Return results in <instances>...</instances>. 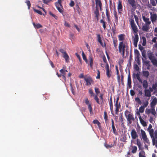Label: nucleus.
Listing matches in <instances>:
<instances>
[{
  "label": "nucleus",
  "mask_w": 157,
  "mask_h": 157,
  "mask_svg": "<svg viewBox=\"0 0 157 157\" xmlns=\"http://www.w3.org/2000/svg\"><path fill=\"white\" fill-rule=\"evenodd\" d=\"M139 119L140 122L142 125L144 127L146 126L147 125L146 123L142 119L141 117H139Z\"/></svg>",
  "instance_id": "nucleus-22"
},
{
  "label": "nucleus",
  "mask_w": 157,
  "mask_h": 157,
  "mask_svg": "<svg viewBox=\"0 0 157 157\" xmlns=\"http://www.w3.org/2000/svg\"><path fill=\"white\" fill-rule=\"evenodd\" d=\"M97 37H98V42L100 44L103 46V44L101 42V38L100 37V35L99 34H98L97 35Z\"/></svg>",
  "instance_id": "nucleus-33"
},
{
  "label": "nucleus",
  "mask_w": 157,
  "mask_h": 157,
  "mask_svg": "<svg viewBox=\"0 0 157 157\" xmlns=\"http://www.w3.org/2000/svg\"><path fill=\"white\" fill-rule=\"evenodd\" d=\"M64 25L66 27H70V25L67 22H65L64 23Z\"/></svg>",
  "instance_id": "nucleus-61"
},
{
  "label": "nucleus",
  "mask_w": 157,
  "mask_h": 157,
  "mask_svg": "<svg viewBox=\"0 0 157 157\" xmlns=\"http://www.w3.org/2000/svg\"><path fill=\"white\" fill-rule=\"evenodd\" d=\"M84 80L86 82L87 85H90L93 82V81L92 78L89 76H85L84 77Z\"/></svg>",
  "instance_id": "nucleus-11"
},
{
  "label": "nucleus",
  "mask_w": 157,
  "mask_h": 157,
  "mask_svg": "<svg viewBox=\"0 0 157 157\" xmlns=\"http://www.w3.org/2000/svg\"><path fill=\"white\" fill-rule=\"evenodd\" d=\"M153 108H151V109H146L145 110L146 114L147 115H149L150 113H151L154 116H155L156 114V111L155 109H154V110H153Z\"/></svg>",
  "instance_id": "nucleus-10"
},
{
  "label": "nucleus",
  "mask_w": 157,
  "mask_h": 157,
  "mask_svg": "<svg viewBox=\"0 0 157 157\" xmlns=\"http://www.w3.org/2000/svg\"><path fill=\"white\" fill-rule=\"evenodd\" d=\"M142 55L144 58H146V52L145 50H144L142 51Z\"/></svg>",
  "instance_id": "nucleus-44"
},
{
  "label": "nucleus",
  "mask_w": 157,
  "mask_h": 157,
  "mask_svg": "<svg viewBox=\"0 0 157 157\" xmlns=\"http://www.w3.org/2000/svg\"><path fill=\"white\" fill-rule=\"evenodd\" d=\"M74 2L73 1H71L69 5L71 7H73L74 6Z\"/></svg>",
  "instance_id": "nucleus-58"
},
{
  "label": "nucleus",
  "mask_w": 157,
  "mask_h": 157,
  "mask_svg": "<svg viewBox=\"0 0 157 157\" xmlns=\"http://www.w3.org/2000/svg\"><path fill=\"white\" fill-rule=\"evenodd\" d=\"M104 113V119L105 120H107V114L105 112Z\"/></svg>",
  "instance_id": "nucleus-63"
},
{
  "label": "nucleus",
  "mask_w": 157,
  "mask_h": 157,
  "mask_svg": "<svg viewBox=\"0 0 157 157\" xmlns=\"http://www.w3.org/2000/svg\"><path fill=\"white\" fill-rule=\"evenodd\" d=\"M112 127L113 129V132L114 134H115L116 133V129L115 128L114 125V122L113 120H112Z\"/></svg>",
  "instance_id": "nucleus-30"
},
{
  "label": "nucleus",
  "mask_w": 157,
  "mask_h": 157,
  "mask_svg": "<svg viewBox=\"0 0 157 157\" xmlns=\"http://www.w3.org/2000/svg\"><path fill=\"white\" fill-rule=\"evenodd\" d=\"M140 131L141 136L144 142L148 144H150V142L147 137L145 132L142 129H141Z\"/></svg>",
  "instance_id": "nucleus-3"
},
{
  "label": "nucleus",
  "mask_w": 157,
  "mask_h": 157,
  "mask_svg": "<svg viewBox=\"0 0 157 157\" xmlns=\"http://www.w3.org/2000/svg\"><path fill=\"white\" fill-rule=\"evenodd\" d=\"M34 11L38 13L40 15H42V12L40 10L36 9H33Z\"/></svg>",
  "instance_id": "nucleus-39"
},
{
  "label": "nucleus",
  "mask_w": 157,
  "mask_h": 157,
  "mask_svg": "<svg viewBox=\"0 0 157 157\" xmlns=\"http://www.w3.org/2000/svg\"><path fill=\"white\" fill-rule=\"evenodd\" d=\"M130 23L134 33L135 34L137 33L138 31V29L134 23L133 18L132 17H132H131V18L130 20Z\"/></svg>",
  "instance_id": "nucleus-4"
},
{
  "label": "nucleus",
  "mask_w": 157,
  "mask_h": 157,
  "mask_svg": "<svg viewBox=\"0 0 157 157\" xmlns=\"http://www.w3.org/2000/svg\"><path fill=\"white\" fill-rule=\"evenodd\" d=\"M119 40H124V36L123 35H120L118 36Z\"/></svg>",
  "instance_id": "nucleus-47"
},
{
  "label": "nucleus",
  "mask_w": 157,
  "mask_h": 157,
  "mask_svg": "<svg viewBox=\"0 0 157 157\" xmlns=\"http://www.w3.org/2000/svg\"><path fill=\"white\" fill-rule=\"evenodd\" d=\"M55 4L59 11L60 13H63V8L61 5V0H58V2H56Z\"/></svg>",
  "instance_id": "nucleus-5"
},
{
  "label": "nucleus",
  "mask_w": 157,
  "mask_h": 157,
  "mask_svg": "<svg viewBox=\"0 0 157 157\" xmlns=\"http://www.w3.org/2000/svg\"><path fill=\"white\" fill-rule=\"evenodd\" d=\"M148 100L145 101V102H144L143 103V106H142L144 108H145L147 107L148 104Z\"/></svg>",
  "instance_id": "nucleus-35"
},
{
  "label": "nucleus",
  "mask_w": 157,
  "mask_h": 157,
  "mask_svg": "<svg viewBox=\"0 0 157 157\" xmlns=\"http://www.w3.org/2000/svg\"><path fill=\"white\" fill-rule=\"evenodd\" d=\"M94 99L96 101V102L100 104L99 101L98 100V98L97 95H95L94 97Z\"/></svg>",
  "instance_id": "nucleus-54"
},
{
  "label": "nucleus",
  "mask_w": 157,
  "mask_h": 157,
  "mask_svg": "<svg viewBox=\"0 0 157 157\" xmlns=\"http://www.w3.org/2000/svg\"><path fill=\"white\" fill-rule=\"evenodd\" d=\"M142 18L144 21L145 22L144 24L150 25L151 21H150L148 18L145 17V16H142Z\"/></svg>",
  "instance_id": "nucleus-15"
},
{
  "label": "nucleus",
  "mask_w": 157,
  "mask_h": 157,
  "mask_svg": "<svg viewBox=\"0 0 157 157\" xmlns=\"http://www.w3.org/2000/svg\"><path fill=\"white\" fill-rule=\"evenodd\" d=\"M94 13L96 17L98 19V17L99 15V10L98 8H96V9L94 11Z\"/></svg>",
  "instance_id": "nucleus-28"
},
{
  "label": "nucleus",
  "mask_w": 157,
  "mask_h": 157,
  "mask_svg": "<svg viewBox=\"0 0 157 157\" xmlns=\"http://www.w3.org/2000/svg\"><path fill=\"white\" fill-rule=\"evenodd\" d=\"M151 5L153 6H155L156 5V3L154 0H151Z\"/></svg>",
  "instance_id": "nucleus-43"
},
{
  "label": "nucleus",
  "mask_w": 157,
  "mask_h": 157,
  "mask_svg": "<svg viewBox=\"0 0 157 157\" xmlns=\"http://www.w3.org/2000/svg\"><path fill=\"white\" fill-rule=\"evenodd\" d=\"M106 69V74L108 78H109L111 76V71L109 69V67L107 63H106L105 67Z\"/></svg>",
  "instance_id": "nucleus-12"
},
{
  "label": "nucleus",
  "mask_w": 157,
  "mask_h": 157,
  "mask_svg": "<svg viewBox=\"0 0 157 157\" xmlns=\"http://www.w3.org/2000/svg\"><path fill=\"white\" fill-rule=\"evenodd\" d=\"M50 64L52 67V68H54L55 66L53 64V63L52 61H51V60H50Z\"/></svg>",
  "instance_id": "nucleus-64"
},
{
  "label": "nucleus",
  "mask_w": 157,
  "mask_h": 157,
  "mask_svg": "<svg viewBox=\"0 0 157 157\" xmlns=\"http://www.w3.org/2000/svg\"><path fill=\"white\" fill-rule=\"evenodd\" d=\"M129 4L130 5L134 7L136 6V3L135 0H128Z\"/></svg>",
  "instance_id": "nucleus-21"
},
{
  "label": "nucleus",
  "mask_w": 157,
  "mask_h": 157,
  "mask_svg": "<svg viewBox=\"0 0 157 157\" xmlns=\"http://www.w3.org/2000/svg\"><path fill=\"white\" fill-rule=\"evenodd\" d=\"M127 44L123 42H120L119 45V52L121 53L123 56H124L125 50L127 48Z\"/></svg>",
  "instance_id": "nucleus-2"
},
{
  "label": "nucleus",
  "mask_w": 157,
  "mask_h": 157,
  "mask_svg": "<svg viewBox=\"0 0 157 157\" xmlns=\"http://www.w3.org/2000/svg\"><path fill=\"white\" fill-rule=\"evenodd\" d=\"M142 39L143 40V43L142 44V45L143 46H144L145 45V44L146 43V39L145 37H142Z\"/></svg>",
  "instance_id": "nucleus-49"
},
{
  "label": "nucleus",
  "mask_w": 157,
  "mask_h": 157,
  "mask_svg": "<svg viewBox=\"0 0 157 157\" xmlns=\"http://www.w3.org/2000/svg\"><path fill=\"white\" fill-rule=\"evenodd\" d=\"M149 13L150 15V18L151 21L152 22V23L154 24V23L157 20V14L156 13H153L151 12H150Z\"/></svg>",
  "instance_id": "nucleus-6"
},
{
  "label": "nucleus",
  "mask_w": 157,
  "mask_h": 157,
  "mask_svg": "<svg viewBox=\"0 0 157 157\" xmlns=\"http://www.w3.org/2000/svg\"><path fill=\"white\" fill-rule=\"evenodd\" d=\"M144 108H145L144 107H143L142 106H140V108L139 109V111L141 113H143L144 110Z\"/></svg>",
  "instance_id": "nucleus-36"
},
{
  "label": "nucleus",
  "mask_w": 157,
  "mask_h": 157,
  "mask_svg": "<svg viewBox=\"0 0 157 157\" xmlns=\"http://www.w3.org/2000/svg\"><path fill=\"white\" fill-rule=\"evenodd\" d=\"M33 25L36 29H39L42 27V26L39 23L36 24L34 23H33Z\"/></svg>",
  "instance_id": "nucleus-25"
},
{
  "label": "nucleus",
  "mask_w": 157,
  "mask_h": 157,
  "mask_svg": "<svg viewBox=\"0 0 157 157\" xmlns=\"http://www.w3.org/2000/svg\"><path fill=\"white\" fill-rule=\"evenodd\" d=\"M93 123L94 124H97L98 126H99L100 124V122L97 120H95L93 121Z\"/></svg>",
  "instance_id": "nucleus-40"
},
{
  "label": "nucleus",
  "mask_w": 157,
  "mask_h": 157,
  "mask_svg": "<svg viewBox=\"0 0 157 157\" xmlns=\"http://www.w3.org/2000/svg\"><path fill=\"white\" fill-rule=\"evenodd\" d=\"M135 101L139 104H142V102L140 99L138 97L136 98L135 99Z\"/></svg>",
  "instance_id": "nucleus-34"
},
{
  "label": "nucleus",
  "mask_w": 157,
  "mask_h": 157,
  "mask_svg": "<svg viewBox=\"0 0 157 157\" xmlns=\"http://www.w3.org/2000/svg\"><path fill=\"white\" fill-rule=\"evenodd\" d=\"M136 77L137 78V79L139 81V82H142V80L141 79L140 76V75L138 73H137L136 75Z\"/></svg>",
  "instance_id": "nucleus-32"
},
{
  "label": "nucleus",
  "mask_w": 157,
  "mask_h": 157,
  "mask_svg": "<svg viewBox=\"0 0 157 157\" xmlns=\"http://www.w3.org/2000/svg\"><path fill=\"white\" fill-rule=\"evenodd\" d=\"M115 106L116 107V110H115L116 113V114H117V113L118 112L119 107V106Z\"/></svg>",
  "instance_id": "nucleus-62"
},
{
  "label": "nucleus",
  "mask_w": 157,
  "mask_h": 157,
  "mask_svg": "<svg viewBox=\"0 0 157 157\" xmlns=\"http://www.w3.org/2000/svg\"><path fill=\"white\" fill-rule=\"evenodd\" d=\"M152 88L153 89V94H155L157 93V84L155 83L152 84Z\"/></svg>",
  "instance_id": "nucleus-17"
},
{
  "label": "nucleus",
  "mask_w": 157,
  "mask_h": 157,
  "mask_svg": "<svg viewBox=\"0 0 157 157\" xmlns=\"http://www.w3.org/2000/svg\"><path fill=\"white\" fill-rule=\"evenodd\" d=\"M130 94L131 96H133L135 94V92L133 90H130Z\"/></svg>",
  "instance_id": "nucleus-55"
},
{
  "label": "nucleus",
  "mask_w": 157,
  "mask_h": 157,
  "mask_svg": "<svg viewBox=\"0 0 157 157\" xmlns=\"http://www.w3.org/2000/svg\"><path fill=\"white\" fill-rule=\"evenodd\" d=\"M88 108L89 110L90 113H91L92 112V109L91 107V105L90 104H88Z\"/></svg>",
  "instance_id": "nucleus-45"
},
{
  "label": "nucleus",
  "mask_w": 157,
  "mask_h": 157,
  "mask_svg": "<svg viewBox=\"0 0 157 157\" xmlns=\"http://www.w3.org/2000/svg\"><path fill=\"white\" fill-rule=\"evenodd\" d=\"M25 3H26L27 5L28 6V9L29 10L30 9L31 5L30 1L29 0H27L25 2Z\"/></svg>",
  "instance_id": "nucleus-38"
},
{
  "label": "nucleus",
  "mask_w": 157,
  "mask_h": 157,
  "mask_svg": "<svg viewBox=\"0 0 157 157\" xmlns=\"http://www.w3.org/2000/svg\"><path fill=\"white\" fill-rule=\"evenodd\" d=\"M109 105L110 106V109L112 113L113 114V105L111 98L110 99V101L109 102Z\"/></svg>",
  "instance_id": "nucleus-29"
},
{
  "label": "nucleus",
  "mask_w": 157,
  "mask_h": 157,
  "mask_svg": "<svg viewBox=\"0 0 157 157\" xmlns=\"http://www.w3.org/2000/svg\"><path fill=\"white\" fill-rule=\"evenodd\" d=\"M132 147V152L133 154L135 153L137 150V147L136 146H131Z\"/></svg>",
  "instance_id": "nucleus-26"
},
{
  "label": "nucleus",
  "mask_w": 157,
  "mask_h": 157,
  "mask_svg": "<svg viewBox=\"0 0 157 157\" xmlns=\"http://www.w3.org/2000/svg\"><path fill=\"white\" fill-rule=\"evenodd\" d=\"M136 144L138 146L139 150H142L143 149L142 148V144L140 142V140L138 139H137L136 140Z\"/></svg>",
  "instance_id": "nucleus-23"
},
{
  "label": "nucleus",
  "mask_w": 157,
  "mask_h": 157,
  "mask_svg": "<svg viewBox=\"0 0 157 157\" xmlns=\"http://www.w3.org/2000/svg\"><path fill=\"white\" fill-rule=\"evenodd\" d=\"M96 4V8H98L99 6L100 10H101L102 4L100 0H95Z\"/></svg>",
  "instance_id": "nucleus-18"
},
{
  "label": "nucleus",
  "mask_w": 157,
  "mask_h": 157,
  "mask_svg": "<svg viewBox=\"0 0 157 157\" xmlns=\"http://www.w3.org/2000/svg\"><path fill=\"white\" fill-rule=\"evenodd\" d=\"M152 41L154 43H157V37H153L152 40Z\"/></svg>",
  "instance_id": "nucleus-51"
},
{
  "label": "nucleus",
  "mask_w": 157,
  "mask_h": 157,
  "mask_svg": "<svg viewBox=\"0 0 157 157\" xmlns=\"http://www.w3.org/2000/svg\"><path fill=\"white\" fill-rule=\"evenodd\" d=\"M157 104V99L155 97H154L150 104L151 108H153V110H154V109H155V107Z\"/></svg>",
  "instance_id": "nucleus-8"
},
{
  "label": "nucleus",
  "mask_w": 157,
  "mask_h": 157,
  "mask_svg": "<svg viewBox=\"0 0 157 157\" xmlns=\"http://www.w3.org/2000/svg\"><path fill=\"white\" fill-rule=\"evenodd\" d=\"M139 157H145L144 152L143 151H141L139 153Z\"/></svg>",
  "instance_id": "nucleus-31"
},
{
  "label": "nucleus",
  "mask_w": 157,
  "mask_h": 157,
  "mask_svg": "<svg viewBox=\"0 0 157 157\" xmlns=\"http://www.w3.org/2000/svg\"><path fill=\"white\" fill-rule=\"evenodd\" d=\"M60 52L63 55L67 53L63 49H61L59 50Z\"/></svg>",
  "instance_id": "nucleus-53"
},
{
  "label": "nucleus",
  "mask_w": 157,
  "mask_h": 157,
  "mask_svg": "<svg viewBox=\"0 0 157 157\" xmlns=\"http://www.w3.org/2000/svg\"><path fill=\"white\" fill-rule=\"evenodd\" d=\"M125 116L127 121L129 122L130 124H131L132 121H134L135 120V119L132 115L131 114L128 113V112L126 113H125Z\"/></svg>",
  "instance_id": "nucleus-7"
},
{
  "label": "nucleus",
  "mask_w": 157,
  "mask_h": 157,
  "mask_svg": "<svg viewBox=\"0 0 157 157\" xmlns=\"http://www.w3.org/2000/svg\"><path fill=\"white\" fill-rule=\"evenodd\" d=\"M100 78V73L99 70L97 71V76L96 77V78L97 79L99 78Z\"/></svg>",
  "instance_id": "nucleus-57"
},
{
  "label": "nucleus",
  "mask_w": 157,
  "mask_h": 157,
  "mask_svg": "<svg viewBox=\"0 0 157 157\" xmlns=\"http://www.w3.org/2000/svg\"><path fill=\"white\" fill-rule=\"evenodd\" d=\"M134 16L136 22L138 24V17L135 15H134Z\"/></svg>",
  "instance_id": "nucleus-56"
},
{
  "label": "nucleus",
  "mask_w": 157,
  "mask_h": 157,
  "mask_svg": "<svg viewBox=\"0 0 157 157\" xmlns=\"http://www.w3.org/2000/svg\"><path fill=\"white\" fill-rule=\"evenodd\" d=\"M134 68H135V69L137 71H139V67L138 66L137 64H136L135 65Z\"/></svg>",
  "instance_id": "nucleus-60"
},
{
  "label": "nucleus",
  "mask_w": 157,
  "mask_h": 157,
  "mask_svg": "<svg viewBox=\"0 0 157 157\" xmlns=\"http://www.w3.org/2000/svg\"><path fill=\"white\" fill-rule=\"evenodd\" d=\"M141 83H143V87L145 89L147 88L148 84L147 81L146 80H144L143 81H142V82Z\"/></svg>",
  "instance_id": "nucleus-20"
},
{
  "label": "nucleus",
  "mask_w": 157,
  "mask_h": 157,
  "mask_svg": "<svg viewBox=\"0 0 157 157\" xmlns=\"http://www.w3.org/2000/svg\"><path fill=\"white\" fill-rule=\"evenodd\" d=\"M117 40L116 39H114L113 40V43L114 45V47L115 48H116L117 46Z\"/></svg>",
  "instance_id": "nucleus-48"
},
{
  "label": "nucleus",
  "mask_w": 157,
  "mask_h": 157,
  "mask_svg": "<svg viewBox=\"0 0 157 157\" xmlns=\"http://www.w3.org/2000/svg\"><path fill=\"white\" fill-rule=\"evenodd\" d=\"M82 56L83 59L86 62V63H87V59H86V56L85 55V54L83 52H82Z\"/></svg>",
  "instance_id": "nucleus-37"
},
{
  "label": "nucleus",
  "mask_w": 157,
  "mask_h": 157,
  "mask_svg": "<svg viewBox=\"0 0 157 157\" xmlns=\"http://www.w3.org/2000/svg\"><path fill=\"white\" fill-rule=\"evenodd\" d=\"M95 92L96 93L97 95L100 93L99 90L98 88H95Z\"/></svg>",
  "instance_id": "nucleus-59"
},
{
  "label": "nucleus",
  "mask_w": 157,
  "mask_h": 157,
  "mask_svg": "<svg viewBox=\"0 0 157 157\" xmlns=\"http://www.w3.org/2000/svg\"><path fill=\"white\" fill-rule=\"evenodd\" d=\"M89 59L90 60V67H92L93 64V61L91 57H90L89 58Z\"/></svg>",
  "instance_id": "nucleus-46"
},
{
  "label": "nucleus",
  "mask_w": 157,
  "mask_h": 157,
  "mask_svg": "<svg viewBox=\"0 0 157 157\" xmlns=\"http://www.w3.org/2000/svg\"><path fill=\"white\" fill-rule=\"evenodd\" d=\"M151 92L147 88L145 89L144 90V95L146 97H149L148 100H149V98L151 96Z\"/></svg>",
  "instance_id": "nucleus-14"
},
{
  "label": "nucleus",
  "mask_w": 157,
  "mask_h": 157,
  "mask_svg": "<svg viewBox=\"0 0 157 157\" xmlns=\"http://www.w3.org/2000/svg\"><path fill=\"white\" fill-rule=\"evenodd\" d=\"M122 6L121 4V3L120 2H119L118 6V9L119 10V11H120V10H121L122 9Z\"/></svg>",
  "instance_id": "nucleus-41"
},
{
  "label": "nucleus",
  "mask_w": 157,
  "mask_h": 157,
  "mask_svg": "<svg viewBox=\"0 0 157 157\" xmlns=\"http://www.w3.org/2000/svg\"><path fill=\"white\" fill-rule=\"evenodd\" d=\"M59 72L62 75H65L66 72H67V71L64 69V67H63V69L59 70Z\"/></svg>",
  "instance_id": "nucleus-27"
},
{
  "label": "nucleus",
  "mask_w": 157,
  "mask_h": 157,
  "mask_svg": "<svg viewBox=\"0 0 157 157\" xmlns=\"http://www.w3.org/2000/svg\"><path fill=\"white\" fill-rule=\"evenodd\" d=\"M150 25L144 24H143L142 28V30L146 32H148L150 28Z\"/></svg>",
  "instance_id": "nucleus-13"
},
{
  "label": "nucleus",
  "mask_w": 157,
  "mask_h": 157,
  "mask_svg": "<svg viewBox=\"0 0 157 157\" xmlns=\"http://www.w3.org/2000/svg\"><path fill=\"white\" fill-rule=\"evenodd\" d=\"M131 135L132 138L133 140L136 139L138 137V136L136 131L134 129L132 130L131 132Z\"/></svg>",
  "instance_id": "nucleus-9"
},
{
  "label": "nucleus",
  "mask_w": 157,
  "mask_h": 157,
  "mask_svg": "<svg viewBox=\"0 0 157 157\" xmlns=\"http://www.w3.org/2000/svg\"><path fill=\"white\" fill-rule=\"evenodd\" d=\"M114 17L115 18V21L116 22H117L118 21V17L117 15V13L115 12H114Z\"/></svg>",
  "instance_id": "nucleus-50"
},
{
  "label": "nucleus",
  "mask_w": 157,
  "mask_h": 157,
  "mask_svg": "<svg viewBox=\"0 0 157 157\" xmlns=\"http://www.w3.org/2000/svg\"><path fill=\"white\" fill-rule=\"evenodd\" d=\"M49 14L52 16V17H54L56 19H57V18H58V17L57 16H56V15H55V14H54L52 13H51V12H50L49 13Z\"/></svg>",
  "instance_id": "nucleus-52"
},
{
  "label": "nucleus",
  "mask_w": 157,
  "mask_h": 157,
  "mask_svg": "<svg viewBox=\"0 0 157 157\" xmlns=\"http://www.w3.org/2000/svg\"><path fill=\"white\" fill-rule=\"evenodd\" d=\"M142 73L144 76L147 78L148 77L149 75V73L148 71H143Z\"/></svg>",
  "instance_id": "nucleus-24"
},
{
  "label": "nucleus",
  "mask_w": 157,
  "mask_h": 157,
  "mask_svg": "<svg viewBox=\"0 0 157 157\" xmlns=\"http://www.w3.org/2000/svg\"><path fill=\"white\" fill-rule=\"evenodd\" d=\"M149 132L150 135L152 139V144L157 147V131H155L154 134L153 129L147 130Z\"/></svg>",
  "instance_id": "nucleus-1"
},
{
  "label": "nucleus",
  "mask_w": 157,
  "mask_h": 157,
  "mask_svg": "<svg viewBox=\"0 0 157 157\" xmlns=\"http://www.w3.org/2000/svg\"><path fill=\"white\" fill-rule=\"evenodd\" d=\"M63 57L65 59L66 63H68L69 62L70 58L67 53L63 55Z\"/></svg>",
  "instance_id": "nucleus-19"
},
{
  "label": "nucleus",
  "mask_w": 157,
  "mask_h": 157,
  "mask_svg": "<svg viewBox=\"0 0 157 157\" xmlns=\"http://www.w3.org/2000/svg\"><path fill=\"white\" fill-rule=\"evenodd\" d=\"M139 37L138 35L136 34H135V36L133 39V43L134 44L135 47L137 46V42L138 41Z\"/></svg>",
  "instance_id": "nucleus-16"
},
{
  "label": "nucleus",
  "mask_w": 157,
  "mask_h": 157,
  "mask_svg": "<svg viewBox=\"0 0 157 157\" xmlns=\"http://www.w3.org/2000/svg\"><path fill=\"white\" fill-rule=\"evenodd\" d=\"M100 22L103 24V26L105 29L106 28L105 22L104 21L102 20H101L100 21Z\"/></svg>",
  "instance_id": "nucleus-42"
}]
</instances>
